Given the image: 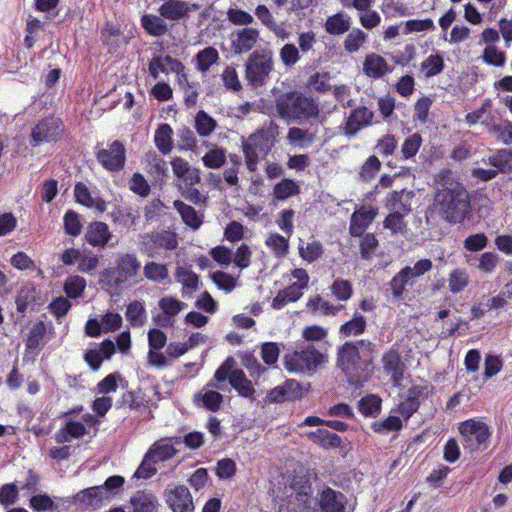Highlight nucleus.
Instances as JSON below:
<instances>
[{"instance_id": "obj_1", "label": "nucleus", "mask_w": 512, "mask_h": 512, "mask_svg": "<svg viewBox=\"0 0 512 512\" xmlns=\"http://www.w3.org/2000/svg\"><path fill=\"white\" fill-rule=\"evenodd\" d=\"M275 107L280 118L297 124L311 121L320 115L318 103L296 90L280 94L276 98Z\"/></svg>"}, {"instance_id": "obj_2", "label": "nucleus", "mask_w": 512, "mask_h": 512, "mask_svg": "<svg viewBox=\"0 0 512 512\" xmlns=\"http://www.w3.org/2000/svg\"><path fill=\"white\" fill-rule=\"evenodd\" d=\"M440 212L444 218L453 224L463 223L471 212L469 193L458 182H452L449 186L443 185L435 196Z\"/></svg>"}, {"instance_id": "obj_3", "label": "nucleus", "mask_w": 512, "mask_h": 512, "mask_svg": "<svg viewBox=\"0 0 512 512\" xmlns=\"http://www.w3.org/2000/svg\"><path fill=\"white\" fill-rule=\"evenodd\" d=\"M323 354L313 345L284 356V366L289 372L312 374L323 361Z\"/></svg>"}, {"instance_id": "obj_4", "label": "nucleus", "mask_w": 512, "mask_h": 512, "mask_svg": "<svg viewBox=\"0 0 512 512\" xmlns=\"http://www.w3.org/2000/svg\"><path fill=\"white\" fill-rule=\"evenodd\" d=\"M459 432L463 437V446L470 452L483 451L488 447L491 431L482 421L469 419L459 425Z\"/></svg>"}, {"instance_id": "obj_5", "label": "nucleus", "mask_w": 512, "mask_h": 512, "mask_svg": "<svg viewBox=\"0 0 512 512\" xmlns=\"http://www.w3.org/2000/svg\"><path fill=\"white\" fill-rule=\"evenodd\" d=\"M273 68L270 55L264 51H254L246 62L245 76L254 88L263 86Z\"/></svg>"}, {"instance_id": "obj_6", "label": "nucleus", "mask_w": 512, "mask_h": 512, "mask_svg": "<svg viewBox=\"0 0 512 512\" xmlns=\"http://www.w3.org/2000/svg\"><path fill=\"white\" fill-rule=\"evenodd\" d=\"M315 504L316 512H346L348 498L343 492L322 484L317 489Z\"/></svg>"}, {"instance_id": "obj_7", "label": "nucleus", "mask_w": 512, "mask_h": 512, "mask_svg": "<svg viewBox=\"0 0 512 512\" xmlns=\"http://www.w3.org/2000/svg\"><path fill=\"white\" fill-rule=\"evenodd\" d=\"M63 132L61 119L50 116L40 120L32 129L30 143L38 146L42 142L57 141Z\"/></svg>"}, {"instance_id": "obj_8", "label": "nucleus", "mask_w": 512, "mask_h": 512, "mask_svg": "<svg viewBox=\"0 0 512 512\" xmlns=\"http://www.w3.org/2000/svg\"><path fill=\"white\" fill-rule=\"evenodd\" d=\"M96 159L106 170L111 172L120 171L126 161L125 146L121 141L115 140L108 149L98 150Z\"/></svg>"}, {"instance_id": "obj_9", "label": "nucleus", "mask_w": 512, "mask_h": 512, "mask_svg": "<svg viewBox=\"0 0 512 512\" xmlns=\"http://www.w3.org/2000/svg\"><path fill=\"white\" fill-rule=\"evenodd\" d=\"M362 363L359 347L354 342H345L338 350L337 365L346 375H354L357 378L358 367Z\"/></svg>"}, {"instance_id": "obj_10", "label": "nucleus", "mask_w": 512, "mask_h": 512, "mask_svg": "<svg viewBox=\"0 0 512 512\" xmlns=\"http://www.w3.org/2000/svg\"><path fill=\"white\" fill-rule=\"evenodd\" d=\"M164 496L167 505L173 512H193L192 495L186 486L179 485L166 489Z\"/></svg>"}, {"instance_id": "obj_11", "label": "nucleus", "mask_w": 512, "mask_h": 512, "mask_svg": "<svg viewBox=\"0 0 512 512\" xmlns=\"http://www.w3.org/2000/svg\"><path fill=\"white\" fill-rule=\"evenodd\" d=\"M125 484V478L121 475L109 476L102 485H97L96 505L98 510L108 505L114 498L118 497Z\"/></svg>"}, {"instance_id": "obj_12", "label": "nucleus", "mask_w": 512, "mask_h": 512, "mask_svg": "<svg viewBox=\"0 0 512 512\" xmlns=\"http://www.w3.org/2000/svg\"><path fill=\"white\" fill-rule=\"evenodd\" d=\"M373 117L374 113L365 106L353 109L345 123V135L355 136L363 127L372 123Z\"/></svg>"}, {"instance_id": "obj_13", "label": "nucleus", "mask_w": 512, "mask_h": 512, "mask_svg": "<svg viewBox=\"0 0 512 512\" xmlns=\"http://www.w3.org/2000/svg\"><path fill=\"white\" fill-rule=\"evenodd\" d=\"M265 135L262 132L254 133L249 136L248 140L243 143V153L247 169L254 172L258 163V150L265 149Z\"/></svg>"}, {"instance_id": "obj_14", "label": "nucleus", "mask_w": 512, "mask_h": 512, "mask_svg": "<svg viewBox=\"0 0 512 512\" xmlns=\"http://www.w3.org/2000/svg\"><path fill=\"white\" fill-rule=\"evenodd\" d=\"M425 390L426 387L421 385H413L408 389L405 400L398 405L396 410L405 420L417 412L421 399L424 398Z\"/></svg>"}, {"instance_id": "obj_15", "label": "nucleus", "mask_w": 512, "mask_h": 512, "mask_svg": "<svg viewBox=\"0 0 512 512\" xmlns=\"http://www.w3.org/2000/svg\"><path fill=\"white\" fill-rule=\"evenodd\" d=\"M376 211L372 208L361 207L353 212L350 219L349 233L353 237H361L365 229L372 223Z\"/></svg>"}, {"instance_id": "obj_16", "label": "nucleus", "mask_w": 512, "mask_h": 512, "mask_svg": "<svg viewBox=\"0 0 512 512\" xmlns=\"http://www.w3.org/2000/svg\"><path fill=\"white\" fill-rule=\"evenodd\" d=\"M114 268L124 283L137 276L141 262L134 254L126 253L117 258Z\"/></svg>"}, {"instance_id": "obj_17", "label": "nucleus", "mask_w": 512, "mask_h": 512, "mask_svg": "<svg viewBox=\"0 0 512 512\" xmlns=\"http://www.w3.org/2000/svg\"><path fill=\"white\" fill-rule=\"evenodd\" d=\"M85 238L92 246L104 247L109 243V240L112 238V234L106 223L95 221L88 226Z\"/></svg>"}, {"instance_id": "obj_18", "label": "nucleus", "mask_w": 512, "mask_h": 512, "mask_svg": "<svg viewBox=\"0 0 512 512\" xmlns=\"http://www.w3.org/2000/svg\"><path fill=\"white\" fill-rule=\"evenodd\" d=\"M307 437L314 444L326 450L342 447V438L328 429L319 428L311 431L307 434Z\"/></svg>"}, {"instance_id": "obj_19", "label": "nucleus", "mask_w": 512, "mask_h": 512, "mask_svg": "<svg viewBox=\"0 0 512 512\" xmlns=\"http://www.w3.org/2000/svg\"><path fill=\"white\" fill-rule=\"evenodd\" d=\"M259 31L254 28H243L237 32V37L232 41L234 54L240 55L250 51L256 44Z\"/></svg>"}, {"instance_id": "obj_20", "label": "nucleus", "mask_w": 512, "mask_h": 512, "mask_svg": "<svg viewBox=\"0 0 512 512\" xmlns=\"http://www.w3.org/2000/svg\"><path fill=\"white\" fill-rule=\"evenodd\" d=\"M159 14L164 19L178 21L188 16L189 4L182 0H167L159 7Z\"/></svg>"}, {"instance_id": "obj_21", "label": "nucleus", "mask_w": 512, "mask_h": 512, "mask_svg": "<svg viewBox=\"0 0 512 512\" xmlns=\"http://www.w3.org/2000/svg\"><path fill=\"white\" fill-rule=\"evenodd\" d=\"M87 433L85 425L80 421L67 420L63 428L54 435L58 444L70 442L73 439L82 438Z\"/></svg>"}, {"instance_id": "obj_22", "label": "nucleus", "mask_w": 512, "mask_h": 512, "mask_svg": "<svg viewBox=\"0 0 512 512\" xmlns=\"http://www.w3.org/2000/svg\"><path fill=\"white\" fill-rule=\"evenodd\" d=\"M384 370L391 373V380L398 384L404 375V365L398 351L391 349L382 357Z\"/></svg>"}, {"instance_id": "obj_23", "label": "nucleus", "mask_w": 512, "mask_h": 512, "mask_svg": "<svg viewBox=\"0 0 512 512\" xmlns=\"http://www.w3.org/2000/svg\"><path fill=\"white\" fill-rule=\"evenodd\" d=\"M229 383L240 396L249 399L251 402L256 400L252 382L247 379L243 370H234L229 376Z\"/></svg>"}, {"instance_id": "obj_24", "label": "nucleus", "mask_w": 512, "mask_h": 512, "mask_svg": "<svg viewBox=\"0 0 512 512\" xmlns=\"http://www.w3.org/2000/svg\"><path fill=\"white\" fill-rule=\"evenodd\" d=\"M47 326L43 321L36 322L29 331L26 340V350L29 352H39L46 345L45 339Z\"/></svg>"}, {"instance_id": "obj_25", "label": "nucleus", "mask_w": 512, "mask_h": 512, "mask_svg": "<svg viewBox=\"0 0 512 512\" xmlns=\"http://www.w3.org/2000/svg\"><path fill=\"white\" fill-rule=\"evenodd\" d=\"M363 71L369 77L377 79L391 72L392 69L388 66L386 60L382 56L377 54H369L364 60Z\"/></svg>"}, {"instance_id": "obj_26", "label": "nucleus", "mask_w": 512, "mask_h": 512, "mask_svg": "<svg viewBox=\"0 0 512 512\" xmlns=\"http://www.w3.org/2000/svg\"><path fill=\"white\" fill-rule=\"evenodd\" d=\"M133 512H157L158 501L151 492L137 491L131 498Z\"/></svg>"}, {"instance_id": "obj_27", "label": "nucleus", "mask_w": 512, "mask_h": 512, "mask_svg": "<svg viewBox=\"0 0 512 512\" xmlns=\"http://www.w3.org/2000/svg\"><path fill=\"white\" fill-rule=\"evenodd\" d=\"M176 453L177 450L173 447V443H168L167 439H161L149 448L146 453V459L157 463L171 459Z\"/></svg>"}, {"instance_id": "obj_28", "label": "nucleus", "mask_w": 512, "mask_h": 512, "mask_svg": "<svg viewBox=\"0 0 512 512\" xmlns=\"http://www.w3.org/2000/svg\"><path fill=\"white\" fill-rule=\"evenodd\" d=\"M174 208L180 214L183 222L192 230H198L203 223V215H199L194 207L181 200H175Z\"/></svg>"}, {"instance_id": "obj_29", "label": "nucleus", "mask_w": 512, "mask_h": 512, "mask_svg": "<svg viewBox=\"0 0 512 512\" xmlns=\"http://www.w3.org/2000/svg\"><path fill=\"white\" fill-rule=\"evenodd\" d=\"M414 196L413 191H407L406 189H402L400 191H392L388 194L386 198L385 206L390 211H397L396 207L399 205L400 209L408 214L411 211L410 200Z\"/></svg>"}, {"instance_id": "obj_30", "label": "nucleus", "mask_w": 512, "mask_h": 512, "mask_svg": "<svg viewBox=\"0 0 512 512\" xmlns=\"http://www.w3.org/2000/svg\"><path fill=\"white\" fill-rule=\"evenodd\" d=\"M325 30L331 35H342L350 30V16L340 12L329 16L325 22Z\"/></svg>"}, {"instance_id": "obj_31", "label": "nucleus", "mask_w": 512, "mask_h": 512, "mask_svg": "<svg viewBox=\"0 0 512 512\" xmlns=\"http://www.w3.org/2000/svg\"><path fill=\"white\" fill-rule=\"evenodd\" d=\"M141 25L149 35L154 37H160L168 31V25L163 17L157 15H143Z\"/></svg>"}, {"instance_id": "obj_32", "label": "nucleus", "mask_w": 512, "mask_h": 512, "mask_svg": "<svg viewBox=\"0 0 512 512\" xmlns=\"http://www.w3.org/2000/svg\"><path fill=\"white\" fill-rule=\"evenodd\" d=\"M290 487L297 494V500L305 505L310 501L312 495V484L307 475H294Z\"/></svg>"}, {"instance_id": "obj_33", "label": "nucleus", "mask_w": 512, "mask_h": 512, "mask_svg": "<svg viewBox=\"0 0 512 512\" xmlns=\"http://www.w3.org/2000/svg\"><path fill=\"white\" fill-rule=\"evenodd\" d=\"M172 134L173 130L167 123L160 124L156 129L154 142L161 153L168 154L172 150Z\"/></svg>"}, {"instance_id": "obj_34", "label": "nucleus", "mask_w": 512, "mask_h": 512, "mask_svg": "<svg viewBox=\"0 0 512 512\" xmlns=\"http://www.w3.org/2000/svg\"><path fill=\"white\" fill-rule=\"evenodd\" d=\"M99 490L97 486L88 487L80 490L73 496V504L80 508L97 511L98 505H96V492Z\"/></svg>"}, {"instance_id": "obj_35", "label": "nucleus", "mask_w": 512, "mask_h": 512, "mask_svg": "<svg viewBox=\"0 0 512 512\" xmlns=\"http://www.w3.org/2000/svg\"><path fill=\"white\" fill-rule=\"evenodd\" d=\"M488 161L499 172L510 173L512 171V150L499 149L489 156Z\"/></svg>"}, {"instance_id": "obj_36", "label": "nucleus", "mask_w": 512, "mask_h": 512, "mask_svg": "<svg viewBox=\"0 0 512 512\" xmlns=\"http://www.w3.org/2000/svg\"><path fill=\"white\" fill-rule=\"evenodd\" d=\"M366 329V319L360 313H355L353 318L342 324L339 333L344 337L361 335Z\"/></svg>"}, {"instance_id": "obj_37", "label": "nucleus", "mask_w": 512, "mask_h": 512, "mask_svg": "<svg viewBox=\"0 0 512 512\" xmlns=\"http://www.w3.org/2000/svg\"><path fill=\"white\" fill-rule=\"evenodd\" d=\"M300 187L293 179L285 178L278 182L273 189L274 198L277 200H285L291 196L298 195Z\"/></svg>"}, {"instance_id": "obj_38", "label": "nucleus", "mask_w": 512, "mask_h": 512, "mask_svg": "<svg viewBox=\"0 0 512 512\" xmlns=\"http://www.w3.org/2000/svg\"><path fill=\"white\" fill-rule=\"evenodd\" d=\"M194 401H201L205 409L211 412H216L221 407L223 402V395L217 391L208 390L204 393L195 394Z\"/></svg>"}, {"instance_id": "obj_39", "label": "nucleus", "mask_w": 512, "mask_h": 512, "mask_svg": "<svg viewBox=\"0 0 512 512\" xmlns=\"http://www.w3.org/2000/svg\"><path fill=\"white\" fill-rule=\"evenodd\" d=\"M381 398L375 394L367 395L358 402V409L365 417H376L381 411Z\"/></svg>"}, {"instance_id": "obj_40", "label": "nucleus", "mask_w": 512, "mask_h": 512, "mask_svg": "<svg viewBox=\"0 0 512 512\" xmlns=\"http://www.w3.org/2000/svg\"><path fill=\"white\" fill-rule=\"evenodd\" d=\"M409 275H411L410 266H405L397 274H395V276L389 282L394 298H402L405 286L411 279Z\"/></svg>"}, {"instance_id": "obj_41", "label": "nucleus", "mask_w": 512, "mask_h": 512, "mask_svg": "<svg viewBox=\"0 0 512 512\" xmlns=\"http://www.w3.org/2000/svg\"><path fill=\"white\" fill-rule=\"evenodd\" d=\"M403 427L400 417L390 415L383 421H375L371 424V429L378 434H388L393 431H400Z\"/></svg>"}, {"instance_id": "obj_42", "label": "nucleus", "mask_w": 512, "mask_h": 512, "mask_svg": "<svg viewBox=\"0 0 512 512\" xmlns=\"http://www.w3.org/2000/svg\"><path fill=\"white\" fill-rule=\"evenodd\" d=\"M216 120L204 110L198 111L195 117V129L200 136H209L216 128Z\"/></svg>"}, {"instance_id": "obj_43", "label": "nucleus", "mask_w": 512, "mask_h": 512, "mask_svg": "<svg viewBox=\"0 0 512 512\" xmlns=\"http://www.w3.org/2000/svg\"><path fill=\"white\" fill-rule=\"evenodd\" d=\"M86 287V280L78 275L69 276L64 283V292L67 297L76 299L82 296Z\"/></svg>"}, {"instance_id": "obj_44", "label": "nucleus", "mask_w": 512, "mask_h": 512, "mask_svg": "<svg viewBox=\"0 0 512 512\" xmlns=\"http://www.w3.org/2000/svg\"><path fill=\"white\" fill-rule=\"evenodd\" d=\"M219 58L218 51L214 47H206L196 54L197 69L206 72Z\"/></svg>"}, {"instance_id": "obj_45", "label": "nucleus", "mask_w": 512, "mask_h": 512, "mask_svg": "<svg viewBox=\"0 0 512 512\" xmlns=\"http://www.w3.org/2000/svg\"><path fill=\"white\" fill-rule=\"evenodd\" d=\"M125 316L132 326H142L146 318V310L141 302L133 301L127 306Z\"/></svg>"}, {"instance_id": "obj_46", "label": "nucleus", "mask_w": 512, "mask_h": 512, "mask_svg": "<svg viewBox=\"0 0 512 512\" xmlns=\"http://www.w3.org/2000/svg\"><path fill=\"white\" fill-rule=\"evenodd\" d=\"M489 132L496 134L497 138L505 145L512 144V122L505 119L499 123H492L488 128Z\"/></svg>"}, {"instance_id": "obj_47", "label": "nucleus", "mask_w": 512, "mask_h": 512, "mask_svg": "<svg viewBox=\"0 0 512 512\" xmlns=\"http://www.w3.org/2000/svg\"><path fill=\"white\" fill-rule=\"evenodd\" d=\"M317 130L309 131L299 127H291L288 130L287 139L290 143L303 146V142L313 143L315 141Z\"/></svg>"}, {"instance_id": "obj_48", "label": "nucleus", "mask_w": 512, "mask_h": 512, "mask_svg": "<svg viewBox=\"0 0 512 512\" xmlns=\"http://www.w3.org/2000/svg\"><path fill=\"white\" fill-rule=\"evenodd\" d=\"M444 67V59L440 54L430 55L421 63V68L426 70V78L440 74Z\"/></svg>"}, {"instance_id": "obj_49", "label": "nucleus", "mask_w": 512, "mask_h": 512, "mask_svg": "<svg viewBox=\"0 0 512 512\" xmlns=\"http://www.w3.org/2000/svg\"><path fill=\"white\" fill-rule=\"evenodd\" d=\"M367 40V34L359 28H354L344 41V48L349 53H355Z\"/></svg>"}, {"instance_id": "obj_50", "label": "nucleus", "mask_w": 512, "mask_h": 512, "mask_svg": "<svg viewBox=\"0 0 512 512\" xmlns=\"http://www.w3.org/2000/svg\"><path fill=\"white\" fill-rule=\"evenodd\" d=\"M380 168V160L375 155H371L361 166L359 179L364 182H369L379 172Z\"/></svg>"}, {"instance_id": "obj_51", "label": "nucleus", "mask_w": 512, "mask_h": 512, "mask_svg": "<svg viewBox=\"0 0 512 512\" xmlns=\"http://www.w3.org/2000/svg\"><path fill=\"white\" fill-rule=\"evenodd\" d=\"M354 343L357 344V347H359L362 363L365 366L364 369L367 371V373L371 372L373 369L372 354L376 350V345L369 340H359Z\"/></svg>"}, {"instance_id": "obj_52", "label": "nucleus", "mask_w": 512, "mask_h": 512, "mask_svg": "<svg viewBox=\"0 0 512 512\" xmlns=\"http://www.w3.org/2000/svg\"><path fill=\"white\" fill-rule=\"evenodd\" d=\"M63 221L64 230L68 235L76 237L81 233L82 223L77 212L71 209L68 210L63 217Z\"/></svg>"}, {"instance_id": "obj_53", "label": "nucleus", "mask_w": 512, "mask_h": 512, "mask_svg": "<svg viewBox=\"0 0 512 512\" xmlns=\"http://www.w3.org/2000/svg\"><path fill=\"white\" fill-rule=\"evenodd\" d=\"M144 275L149 280L161 282L168 277V269L163 264L151 261L145 264Z\"/></svg>"}, {"instance_id": "obj_54", "label": "nucleus", "mask_w": 512, "mask_h": 512, "mask_svg": "<svg viewBox=\"0 0 512 512\" xmlns=\"http://www.w3.org/2000/svg\"><path fill=\"white\" fill-rule=\"evenodd\" d=\"M383 225L391 230L393 234L403 233L406 230V223L400 210L392 211L384 220Z\"/></svg>"}, {"instance_id": "obj_55", "label": "nucleus", "mask_w": 512, "mask_h": 512, "mask_svg": "<svg viewBox=\"0 0 512 512\" xmlns=\"http://www.w3.org/2000/svg\"><path fill=\"white\" fill-rule=\"evenodd\" d=\"M30 507L36 512L53 511L58 508L47 494H36L30 498Z\"/></svg>"}, {"instance_id": "obj_56", "label": "nucleus", "mask_w": 512, "mask_h": 512, "mask_svg": "<svg viewBox=\"0 0 512 512\" xmlns=\"http://www.w3.org/2000/svg\"><path fill=\"white\" fill-rule=\"evenodd\" d=\"M422 144V137L419 133H414L407 137L402 144L401 153L404 159L414 157Z\"/></svg>"}, {"instance_id": "obj_57", "label": "nucleus", "mask_w": 512, "mask_h": 512, "mask_svg": "<svg viewBox=\"0 0 512 512\" xmlns=\"http://www.w3.org/2000/svg\"><path fill=\"white\" fill-rule=\"evenodd\" d=\"M482 58H483L485 63H487L489 65L496 66V67L504 66L505 61H506L505 53L500 51L494 45H488L484 49Z\"/></svg>"}, {"instance_id": "obj_58", "label": "nucleus", "mask_w": 512, "mask_h": 512, "mask_svg": "<svg viewBox=\"0 0 512 512\" xmlns=\"http://www.w3.org/2000/svg\"><path fill=\"white\" fill-rule=\"evenodd\" d=\"M299 255L309 263L319 259L323 255V246L319 241L308 243L306 247L299 245Z\"/></svg>"}, {"instance_id": "obj_59", "label": "nucleus", "mask_w": 512, "mask_h": 512, "mask_svg": "<svg viewBox=\"0 0 512 512\" xmlns=\"http://www.w3.org/2000/svg\"><path fill=\"white\" fill-rule=\"evenodd\" d=\"M146 402L147 401L141 391H128L122 395L120 406L129 407L132 410H138L145 406Z\"/></svg>"}, {"instance_id": "obj_60", "label": "nucleus", "mask_w": 512, "mask_h": 512, "mask_svg": "<svg viewBox=\"0 0 512 512\" xmlns=\"http://www.w3.org/2000/svg\"><path fill=\"white\" fill-rule=\"evenodd\" d=\"M266 245L272 248L278 257L285 256L288 253V239L278 233L271 234L266 240Z\"/></svg>"}, {"instance_id": "obj_61", "label": "nucleus", "mask_w": 512, "mask_h": 512, "mask_svg": "<svg viewBox=\"0 0 512 512\" xmlns=\"http://www.w3.org/2000/svg\"><path fill=\"white\" fill-rule=\"evenodd\" d=\"M202 161L208 168H220L226 161L225 150L221 148L212 149L202 157Z\"/></svg>"}, {"instance_id": "obj_62", "label": "nucleus", "mask_w": 512, "mask_h": 512, "mask_svg": "<svg viewBox=\"0 0 512 512\" xmlns=\"http://www.w3.org/2000/svg\"><path fill=\"white\" fill-rule=\"evenodd\" d=\"M35 301V289L33 287H23L16 296L17 311L24 314L30 304Z\"/></svg>"}, {"instance_id": "obj_63", "label": "nucleus", "mask_w": 512, "mask_h": 512, "mask_svg": "<svg viewBox=\"0 0 512 512\" xmlns=\"http://www.w3.org/2000/svg\"><path fill=\"white\" fill-rule=\"evenodd\" d=\"M280 355L279 344L276 342H265L261 345V358L268 366L277 363Z\"/></svg>"}, {"instance_id": "obj_64", "label": "nucleus", "mask_w": 512, "mask_h": 512, "mask_svg": "<svg viewBox=\"0 0 512 512\" xmlns=\"http://www.w3.org/2000/svg\"><path fill=\"white\" fill-rule=\"evenodd\" d=\"M210 277L218 288L225 292H231L236 286V279L226 272L215 271L210 274Z\"/></svg>"}]
</instances>
